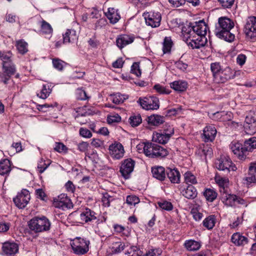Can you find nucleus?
Returning <instances> with one entry per match:
<instances>
[{
	"label": "nucleus",
	"mask_w": 256,
	"mask_h": 256,
	"mask_svg": "<svg viewBox=\"0 0 256 256\" xmlns=\"http://www.w3.org/2000/svg\"><path fill=\"white\" fill-rule=\"evenodd\" d=\"M208 26L204 20L196 22L192 26L183 27L182 32L186 38L187 44L192 49L200 48L207 42L206 37Z\"/></svg>",
	"instance_id": "f257e3e1"
},
{
	"label": "nucleus",
	"mask_w": 256,
	"mask_h": 256,
	"mask_svg": "<svg viewBox=\"0 0 256 256\" xmlns=\"http://www.w3.org/2000/svg\"><path fill=\"white\" fill-rule=\"evenodd\" d=\"M234 22L230 18L226 17H220L218 22L216 24L215 34L217 37L228 42L234 41L235 36L230 32L234 28Z\"/></svg>",
	"instance_id": "f03ea898"
},
{
	"label": "nucleus",
	"mask_w": 256,
	"mask_h": 256,
	"mask_svg": "<svg viewBox=\"0 0 256 256\" xmlns=\"http://www.w3.org/2000/svg\"><path fill=\"white\" fill-rule=\"evenodd\" d=\"M210 70L213 80L216 83H224L234 77V74L229 67L223 68L220 62H212L210 64Z\"/></svg>",
	"instance_id": "7ed1b4c3"
},
{
	"label": "nucleus",
	"mask_w": 256,
	"mask_h": 256,
	"mask_svg": "<svg viewBox=\"0 0 256 256\" xmlns=\"http://www.w3.org/2000/svg\"><path fill=\"white\" fill-rule=\"evenodd\" d=\"M136 147L138 150H142L146 156L151 158H164L168 154L167 150L150 142H144Z\"/></svg>",
	"instance_id": "20e7f679"
},
{
	"label": "nucleus",
	"mask_w": 256,
	"mask_h": 256,
	"mask_svg": "<svg viewBox=\"0 0 256 256\" xmlns=\"http://www.w3.org/2000/svg\"><path fill=\"white\" fill-rule=\"evenodd\" d=\"M50 225V220L45 216H34L28 222L29 228L35 233L49 230Z\"/></svg>",
	"instance_id": "39448f33"
},
{
	"label": "nucleus",
	"mask_w": 256,
	"mask_h": 256,
	"mask_svg": "<svg viewBox=\"0 0 256 256\" xmlns=\"http://www.w3.org/2000/svg\"><path fill=\"white\" fill-rule=\"evenodd\" d=\"M138 102L146 110H158L160 107L159 100L154 96L140 98Z\"/></svg>",
	"instance_id": "423d86ee"
},
{
	"label": "nucleus",
	"mask_w": 256,
	"mask_h": 256,
	"mask_svg": "<svg viewBox=\"0 0 256 256\" xmlns=\"http://www.w3.org/2000/svg\"><path fill=\"white\" fill-rule=\"evenodd\" d=\"M2 72L0 74V81L5 84H8L12 76L16 74V65L13 63L5 64L2 66Z\"/></svg>",
	"instance_id": "0eeeda50"
},
{
	"label": "nucleus",
	"mask_w": 256,
	"mask_h": 256,
	"mask_svg": "<svg viewBox=\"0 0 256 256\" xmlns=\"http://www.w3.org/2000/svg\"><path fill=\"white\" fill-rule=\"evenodd\" d=\"M89 244V240L80 238L72 242L71 246L74 254L82 255L86 254L88 251Z\"/></svg>",
	"instance_id": "6e6552de"
},
{
	"label": "nucleus",
	"mask_w": 256,
	"mask_h": 256,
	"mask_svg": "<svg viewBox=\"0 0 256 256\" xmlns=\"http://www.w3.org/2000/svg\"><path fill=\"white\" fill-rule=\"evenodd\" d=\"M244 31L248 38L250 39L256 38V16H250L246 19Z\"/></svg>",
	"instance_id": "1a4fd4ad"
},
{
	"label": "nucleus",
	"mask_w": 256,
	"mask_h": 256,
	"mask_svg": "<svg viewBox=\"0 0 256 256\" xmlns=\"http://www.w3.org/2000/svg\"><path fill=\"white\" fill-rule=\"evenodd\" d=\"M30 198L29 192L26 189H23L20 193L18 194L16 198H13V201L18 208H24L28 203Z\"/></svg>",
	"instance_id": "9d476101"
},
{
	"label": "nucleus",
	"mask_w": 256,
	"mask_h": 256,
	"mask_svg": "<svg viewBox=\"0 0 256 256\" xmlns=\"http://www.w3.org/2000/svg\"><path fill=\"white\" fill-rule=\"evenodd\" d=\"M146 23L152 28L158 27L162 20L161 14L159 12H150L144 13Z\"/></svg>",
	"instance_id": "9b49d317"
},
{
	"label": "nucleus",
	"mask_w": 256,
	"mask_h": 256,
	"mask_svg": "<svg viewBox=\"0 0 256 256\" xmlns=\"http://www.w3.org/2000/svg\"><path fill=\"white\" fill-rule=\"evenodd\" d=\"M216 167L220 170H222L229 172L230 171H235L236 167L233 164L232 160L228 158L217 160L215 162Z\"/></svg>",
	"instance_id": "f8f14e48"
},
{
	"label": "nucleus",
	"mask_w": 256,
	"mask_h": 256,
	"mask_svg": "<svg viewBox=\"0 0 256 256\" xmlns=\"http://www.w3.org/2000/svg\"><path fill=\"white\" fill-rule=\"evenodd\" d=\"M134 164L135 162L132 158H127L122 161L120 171L125 178H129L134 170Z\"/></svg>",
	"instance_id": "ddd939ff"
},
{
	"label": "nucleus",
	"mask_w": 256,
	"mask_h": 256,
	"mask_svg": "<svg viewBox=\"0 0 256 256\" xmlns=\"http://www.w3.org/2000/svg\"><path fill=\"white\" fill-rule=\"evenodd\" d=\"M230 147L232 151L240 160H244L246 158L247 154L244 150V144L242 145L238 142L234 141L231 142Z\"/></svg>",
	"instance_id": "4468645a"
},
{
	"label": "nucleus",
	"mask_w": 256,
	"mask_h": 256,
	"mask_svg": "<svg viewBox=\"0 0 256 256\" xmlns=\"http://www.w3.org/2000/svg\"><path fill=\"white\" fill-rule=\"evenodd\" d=\"M109 150L111 156L116 159L122 158L124 154V150L122 145L120 143L111 144L109 146Z\"/></svg>",
	"instance_id": "2eb2a0df"
},
{
	"label": "nucleus",
	"mask_w": 256,
	"mask_h": 256,
	"mask_svg": "<svg viewBox=\"0 0 256 256\" xmlns=\"http://www.w3.org/2000/svg\"><path fill=\"white\" fill-rule=\"evenodd\" d=\"M244 128L247 134H253L256 132V120L252 116H246Z\"/></svg>",
	"instance_id": "dca6fc26"
},
{
	"label": "nucleus",
	"mask_w": 256,
	"mask_h": 256,
	"mask_svg": "<svg viewBox=\"0 0 256 256\" xmlns=\"http://www.w3.org/2000/svg\"><path fill=\"white\" fill-rule=\"evenodd\" d=\"M55 206L60 208H70L72 203L70 199L64 194H60L56 200H54Z\"/></svg>",
	"instance_id": "f3484780"
},
{
	"label": "nucleus",
	"mask_w": 256,
	"mask_h": 256,
	"mask_svg": "<svg viewBox=\"0 0 256 256\" xmlns=\"http://www.w3.org/2000/svg\"><path fill=\"white\" fill-rule=\"evenodd\" d=\"M134 40V37L128 34H120L116 38V46L120 48H123L132 43Z\"/></svg>",
	"instance_id": "a211bd4d"
},
{
	"label": "nucleus",
	"mask_w": 256,
	"mask_h": 256,
	"mask_svg": "<svg viewBox=\"0 0 256 256\" xmlns=\"http://www.w3.org/2000/svg\"><path fill=\"white\" fill-rule=\"evenodd\" d=\"M203 132L206 142H212L214 139L217 132L216 128L212 125L206 126Z\"/></svg>",
	"instance_id": "6ab92c4d"
},
{
	"label": "nucleus",
	"mask_w": 256,
	"mask_h": 256,
	"mask_svg": "<svg viewBox=\"0 0 256 256\" xmlns=\"http://www.w3.org/2000/svg\"><path fill=\"white\" fill-rule=\"evenodd\" d=\"M170 133H156L153 136V140L161 144H165L170 140V136L174 134V129L172 128Z\"/></svg>",
	"instance_id": "aec40b11"
},
{
	"label": "nucleus",
	"mask_w": 256,
	"mask_h": 256,
	"mask_svg": "<svg viewBox=\"0 0 256 256\" xmlns=\"http://www.w3.org/2000/svg\"><path fill=\"white\" fill-rule=\"evenodd\" d=\"M2 251L6 255H14L18 252V246L15 242H6L3 244Z\"/></svg>",
	"instance_id": "412c9836"
},
{
	"label": "nucleus",
	"mask_w": 256,
	"mask_h": 256,
	"mask_svg": "<svg viewBox=\"0 0 256 256\" xmlns=\"http://www.w3.org/2000/svg\"><path fill=\"white\" fill-rule=\"evenodd\" d=\"M166 174L172 183L178 184L180 182V174L176 169L167 168Z\"/></svg>",
	"instance_id": "4be33fe9"
},
{
	"label": "nucleus",
	"mask_w": 256,
	"mask_h": 256,
	"mask_svg": "<svg viewBox=\"0 0 256 256\" xmlns=\"http://www.w3.org/2000/svg\"><path fill=\"white\" fill-rule=\"evenodd\" d=\"M152 173L154 178L160 181L164 180L166 178V170L161 166L152 168Z\"/></svg>",
	"instance_id": "5701e85b"
},
{
	"label": "nucleus",
	"mask_w": 256,
	"mask_h": 256,
	"mask_svg": "<svg viewBox=\"0 0 256 256\" xmlns=\"http://www.w3.org/2000/svg\"><path fill=\"white\" fill-rule=\"evenodd\" d=\"M231 241L236 246H244L248 242V239L240 232H236L232 235Z\"/></svg>",
	"instance_id": "b1692460"
},
{
	"label": "nucleus",
	"mask_w": 256,
	"mask_h": 256,
	"mask_svg": "<svg viewBox=\"0 0 256 256\" xmlns=\"http://www.w3.org/2000/svg\"><path fill=\"white\" fill-rule=\"evenodd\" d=\"M182 194L188 199L193 200L196 197L198 192L196 188L192 184H188L182 190Z\"/></svg>",
	"instance_id": "393cba45"
},
{
	"label": "nucleus",
	"mask_w": 256,
	"mask_h": 256,
	"mask_svg": "<svg viewBox=\"0 0 256 256\" xmlns=\"http://www.w3.org/2000/svg\"><path fill=\"white\" fill-rule=\"evenodd\" d=\"M78 36L76 30H67L63 34V42L64 44L74 43L76 41Z\"/></svg>",
	"instance_id": "a878e982"
},
{
	"label": "nucleus",
	"mask_w": 256,
	"mask_h": 256,
	"mask_svg": "<svg viewBox=\"0 0 256 256\" xmlns=\"http://www.w3.org/2000/svg\"><path fill=\"white\" fill-rule=\"evenodd\" d=\"M80 220L85 222L96 219V214L90 208H86L80 215Z\"/></svg>",
	"instance_id": "bb28decb"
},
{
	"label": "nucleus",
	"mask_w": 256,
	"mask_h": 256,
	"mask_svg": "<svg viewBox=\"0 0 256 256\" xmlns=\"http://www.w3.org/2000/svg\"><path fill=\"white\" fill-rule=\"evenodd\" d=\"M12 170L10 162L7 158L0 161V174H8Z\"/></svg>",
	"instance_id": "cd10ccee"
},
{
	"label": "nucleus",
	"mask_w": 256,
	"mask_h": 256,
	"mask_svg": "<svg viewBox=\"0 0 256 256\" xmlns=\"http://www.w3.org/2000/svg\"><path fill=\"white\" fill-rule=\"evenodd\" d=\"M75 110L76 112L78 113V114L75 117L78 122H80L78 118L80 116H86L92 115L95 114L94 111H92L90 108H88L86 106H84L82 107L78 108H76Z\"/></svg>",
	"instance_id": "c85d7f7f"
},
{
	"label": "nucleus",
	"mask_w": 256,
	"mask_h": 256,
	"mask_svg": "<svg viewBox=\"0 0 256 256\" xmlns=\"http://www.w3.org/2000/svg\"><path fill=\"white\" fill-rule=\"evenodd\" d=\"M254 149H256V137L253 136L244 141V150L246 153L252 152Z\"/></svg>",
	"instance_id": "c756f323"
},
{
	"label": "nucleus",
	"mask_w": 256,
	"mask_h": 256,
	"mask_svg": "<svg viewBox=\"0 0 256 256\" xmlns=\"http://www.w3.org/2000/svg\"><path fill=\"white\" fill-rule=\"evenodd\" d=\"M128 244L122 242H113L110 248L112 254H118L122 252L126 247H128Z\"/></svg>",
	"instance_id": "7c9ffc66"
},
{
	"label": "nucleus",
	"mask_w": 256,
	"mask_h": 256,
	"mask_svg": "<svg viewBox=\"0 0 256 256\" xmlns=\"http://www.w3.org/2000/svg\"><path fill=\"white\" fill-rule=\"evenodd\" d=\"M147 121L149 124L158 126L162 124L164 120V116L158 114H153L148 117Z\"/></svg>",
	"instance_id": "2f4dec72"
},
{
	"label": "nucleus",
	"mask_w": 256,
	"mask_h": 256,
	"mask_svg": "<svg viewBox=\"0 0 256 256\" xmlns=\"http://www.w3.org/2000/svg\"><path fill=\"white\" fill-rule=\"evenodd\" d=\"M106 15L110 22L113 24L116 23L120 18L118 12H115L114 8H108Z\"/></svg>",
	"instance_id": "473e14b6"
},
{
	"label": "nucleus",
	"mask_w": 256,
	"mask_h": 256,
	"mask_svg": "<svg viewBox=\"0 0 256 256\" xmlns=\"http://www.w3.org/2000/svg\"><path fill=\"white\" fill-rule=\"evenodd\" d=\"M237 196L235 194H224L222 201L226 206H236Z\"/></svg>",
	"instance_id": "72a5a7b5"
},
{
	"label": "nucleus",
	"mask_w": 256,
	"mask_h": 256,
	"mask_svg": "<svg viewBox=\"0 0 256 256\" xmlns=\"http://www.w3.org/2000/svg\"><path fill=\"white\" fill-rule=\"evenodd\" d=\"M188 84L185 81H174L170 84V88L178 92H184L187 88Z\"/></svg>",
	"instance_id": "f704fd0d"
},
{
	"label": "nucleus",
	"mask_w": 256,
	"mask_h": 256,
	"mask_svg": "<svg viewBox=\"0 0 256 256\" xmlns=\"http://www.w3.org/2000/svg\"><path fill=\"white\" fill-rule=\"evenodd\" d=\"M184 246L189 251H194L198 250L200 247V243L194 240H189L184 242Z\"/></svg>",
	"instance_id": "c9c22d12"
},
{
	"label": "nucleus",
	"mask_w": 256,
	"mask_h": 256,
	"mask_svg": "<svg viewBox=\"0 0 256 256\" xmlns=\"http://www.w3.org/2000/svg\"><path fill=\"white\" fill-rule=\"evenodd\" d=\"M203 226L208 230L212 229L216 224V218L214 215H210L203 220Z\"/></svg>",
	"instance_id": "e433bc0d"
},
{
	"label": "nucleus",
	"mask_w": 256,
	"mask_h": 256,
	"mask_svg": "<svg viewBox=\"0 0 256 256\" xmlns=\"http://www.w3.org/2000/svg\"><path fill=\"white\" fill-rule=\"evenodd\" d=\"M12 56V54L10 51L6 52L0 51V60L2 62V66L12 62L11 59Z\"/></svg>",
	"instance_id": "4c0bfd02"
},
{
	"label": "nucleus",
	"mask_w": 256,
	"mask_h": 256,
	"mask_svg": "<svg viewBox=\"0 0 256 256\" xmlns=\"http://www.w3.org/2000/svg\"><path fill=\"white\" fill-rule=\"evenodd\" d=\"M217 195L216 192L211 188H207L204 192V196L206 200L210 202H213L216 198Z\"/></svg>",
	"instance_id": "58836bf2"
},
{
	"label": "nucleus",
	"mask_w": 256,
	"mask_h": 256,
	"mask_svg": "<svg viewBox=\"0 0 256 256\" xmlns=\"http://www.w3.org/2000/svg\"><path fill=\"white\" fill-rule=\"evenodd\" d=\"M112 96V102L116 104H120L128 98V95L122 94L120 93H116Z\"/></svg>",
	"instance_id": "ea45409f"
},
{
	"label": "nucleus",
	"mask_w": 256,
	"mask_h": 256,
	"mask_svg": "<svg viewBox=\"0 0 256 256\" xmlns=\"http://www.w3.org/2000/svg\"><path fill=\"white\" fill-rule=\"evenodd\" d=\"M52 90L50 89V86L48 85L44 84L43 85L42 88L40 90V92L37 94V96L42 99H46L49 96Z\"/></svg>",
	"instance_id": "a19ab883"
},
{
	"label": "nucleus",
	"mask_w": 256,
	"mask_h": 256,
	"mask_svg": "<svg viewBox=\"0 0 256 256\" xmlns=\"http://www.w3.org/2000/svg\"><path fill=\"white\" fill-rule=\"evenodd\" d=\"M128 256H144L143 252L136 246H132L126 253Z\"/></svg>",
	"instance_id": "79ce46f5"
},
{
	"label": "nucleus",
	"mask_w": 256,
	"mask_h": 256,
	"mask_svg": "<svg viewBox=\"0 0 256 256\" xmlns=\"http://www.w3.org/2000/svg\"><path fill=\"white\" fill-rule=\"evenodd\" d=\"M40 32L44 34H51L52 28L50 24L42 20L40 24Z\"/></svg>",
	"instance_id": "37998d69"
},
{
	"label": "nucleus",
	"mask_w": 256,
	"mask_h": 256,
	"mask_svg": "<svg viewBox=\"0 0 256 256\" xmlns=\"http://www.w3.org/2000/svg\"><path fill=\"white\" fill-rule=\"evenodd\" d=\"M172 45L170 38L166 37L163 42L162 50L164 54L170 52Z\"/></svg>",
	"instance_id": "c03bdc74"
},
{
	"label": "nucleus",
	"mask_w": 256,
	"mask_h": 256,
	"mask_svg": "<svg viewBox=\"0 0 256 256\" xmlns=\"http://www.w3.org/2000/svg\"><path fill=\"white\" fill-rule=\"evenodd\" d=\"M184 182L188 184H195L197 182L196 176L190 172H187L184 174Z\"/></svg>",
	"instance_id": "a18cd8bd"
},
{
	"label": "nucleus",
	"mask_w": 256,
	"mask_h": 256,
	"mask_svg": "<svg viewBox=\"0 0 256 256\" xmlns=\"http://www.w3.org/2000/svg\"><path fill=\"white\" fill-rule=\"evenodd\" d=\"M16 46L18 52L22 54H26L28 50V44L22 40L17 42Z\"/></svg>",
	"instance_id": "49530a36"
},
{
	"label": "nucleus",
	"mask_w": 256,
	"mask_h": 256,
	"mask_svg": "<svg viewBox=\"0 0 256 256\" xmlns=\"http://www.w3.org/2000/svg\"><path fill=\"white\" fill-rule=\"evenodd\" d=\"M142 122V118L139 114L132 116L129 118L130 124L133 127L138 126Z\"/></svg>",
	"instance_id": "de8ad7c7"
},
{
	"label": "nucleus",
	"mask_w": 256,
	"mask_h": 256,
	"mask_svg": "<svg viewBox=\"0 0 256 256\" xmlns=\"http://www.w3.org/2000/svg\"><path fill=\"white\" fill-rule=\"evenodd\" d=\"M214 179L216 182L219 186L220 188L228 186L229 182L228 178H222L220 176L216 174Z\"/></svg>",
	"instance_id": "09e8293b"
},
{
	"label": "nucleus",
	"mask_w": 256,
	"mask_h": 256,
	"mask_svg": "<svg viewBox=\"0 0 256 256\" xmlns=\"http://www.w3.org/2000/svg\"><path fill=\"white\" fill-rule=\"evenodd\" d=\"M162 253V250L160 248H150L144 254V256H159Z\"/></svg>",
	"instance_id": "8fccbe9b"
},
{
	"label": "nucleus",
	"mask_w": 256,
	"mask_h": 256,
	"mask_svg": "<svg viewBox=\"0 0 256 256\" xmlns=\"http://www.w3.org/2000/svg\"><path fill=\"white\" fill-rule=\"evenodd\" d=\"M126 202L130 206H135L140 202V199L136 196L130 195L126 197Z\"/></svg>",
	"instance_id": "3c124183"
},
{
	"label": "nucleus",
	"mask_w": 256,
	"mask_h": 256,
	"mask_svg": "<svg viewBox=\"0 0 256 256\" xmlns=\"http://www.w3.org/2000/svg\"><path fill=\"white\" fill-rule=\"evenodd\" d=\"M52 64L55 68L58 70H62L66 63L58 58H54L52 60Z\"/></svg>",
	"instance_id": "603ef678"
},
{
	"label": "nucleus",
	"mask_w": 256,
	"mask_h": 256,
	"mask_svg": "<svg viewBox=\"0 0 256 256\" xmlns=\"http://www.w3.org/2000/svg\"><path fill=\"white\" fill-rule=\"evenodd\" d=\"M158 204L162 209L168 211L171 210L173 208L172 203L168 201L159 202Z\"/></svg>",
	"instance_id": "864d4df0"
},
{
	"label": "nucleus",
	"mask_w": 256,
	"mask_h": 256,
	"mask_svg": "<svg viewBox=\"0 0 256 256\" xmlns=\"http://www.w3.org/2000/svg\"><path fill=\"white\" fill-rule=\"evenodd\" d=\"M76 98L78 100H84L89 98L85 90L82 88H78L76 92Z\"/></svg>",
	"instance_id": "5fc2aeb1"
},
{
	"label": "nucleus",
	"mask_w": 256,
	"mask_h": 256,
	"mask_svg": "<svg viewBox=\"0 0 256 256\" xmlns=\"http://www.w3.org/2000/svg\"><path fill=\"white\" fill-rule=\"evenodd\" d=\"M154 88L156 91V92L160 94H168L170 93V90H169L166 89L164 86L160 85V84L154 85Z\"/></svg>",
	"instance_id": "6e6d98bb"
},
{
	"label": "nucleus",
	"mask_w": 256,
	"mask_h": 256,
	"mask_svg": "<svg viewBox=\"0 0 256 256\" xmlns=\"http://www.w3.org/2000/svg\"><path fill=\"white\" fill-rule=\"evenodd\" d=\"M244 180L246 182L247 184L252 183L256 184V174L248 172V176L244 178Z\"/></svg>",
	"instance_id": "4d7b16f0"
},
{
	"label": "nucleus",
	"mask_w": 256,
	"mask_h": 256,
	"mask_svg": "<svg viewBox=\"0 0 256 256\" xmlns=\"http://www.w3.org/2000/svg\"><path fill=\"white\" fill-rule=\"evenodd\" d=\"M113 200V198L110 196L108 193L104 194L102 198V202L104 206H109L110 202Z\"/></svg>",
	"instance_id": "13d9d810"
},
{
	"label": "nucleus",
	"mask_w": 256,
	"mask_h": 256,
	"mask_svg": "<svg viewBox=\"0 0 256 256\" xmlns=\"http://www.w3.org/2000/svg\"><path fill=\"white\" fill-rule=\"evenodd\" d=\"M54 150L58 152H66L68 148L62 142H56Z\"/></svg>",
	"instance_id": "bf43d9fd"
},
{
	"label": "nucleus",
	"mask_w": 256,
	"mask_h": 256,
	"mask_svg": "<svg viewBox=\"0 0 256 256\" xmlns=\"http://www.w3.org/2000/svg\"><path fill=\"white\" fill-rule=\"evenodd\" d=\"M131 72L136 74L137 76L141 75V71L140 69L139 64L138 62H134L131 66Z\"/></svg>",
	"instance_id": "052dcab7"
},
{
	"label": "nucleus",
	"mask_w": 256,
	"mask_h": 256,
	"mask_svg": "<svg viewBox=\"0 0 256 256\" xmlns=\"http://www.w3.org/2000/svg\"><path fill=\"white\" fill-rule=\"evenodd\" d=\"M235 0H218L221 6L224 8H230Z\"/></svg>",
	"instance_id": "680f3d73"
},
{
	"label": "nucleus",
	"mask_w": 256,
	"mask_h": 256,
	"mask_svg": "<svg viewBox=\"0 0 256 256\" xmlns=\"http://www.w3.org/2000/svg\"><path fill=\"white\" fill-rule=\"evenodd\" d=\"M191 214L194 218L196 221L200 220L202 218V214L199 212L196 208H192L191 210Z\"/></svg>",
	"instance_id": "e2e57ef3"
},
{
	"label": "nucleus",
	"mask_w": 256,
	"mask_h": 256,
	"mask_svg": "<svg viewBox=\"0 0 256 256\" xmlns=\"http://www.w3.org/2000/svg\"><path fill=\"white\" fill-rule=\"evenodd\" d=\"M80 134L84 138H90L92 136V134L90 130L86 128H81L80 129Z\"/></svg>",
	"instance_id": "0e129e2a"
},
{
	"label": "nucleus",
	"mask_w": 256,
	"mask_h": 256,
	"mask_svg": "<svg viewBox=\"0 0 256 256\" xmlns=\"http://www.w3.org/2000/svg\"><path fill=\"white\" fill-rule=\"evenodd\" d=\"M121 117L118 114H115L108 117L107 121L108 124L120 122Z\"/></svg>",
	"instance_id": "69168bd1"
},
{
	"label": "nucleus",
	"mask_w": 256,
	"mask_h": 256,
	"mask_svg": "<svg viewBox=\"0 0 256 256\" xmlns=\"http://www.w3.org/2000/svg\"><path fill=\"white\" fill-rule=\"evenodd\" d=\"M48 164H46L44 161L41 160L38 165V169L40 173H42L48 167Z\"/></svg>",
	"instance_id": "338daca9"
},
{
	"label": "nucleus",
	"mask_w": 256,
	"mask_h": 256,
	"mask_svg": "<svg viewBox=\"0 0 256 256\" xmlns=\"http://www.w3.org/2000/svg\"><path fill=\"white\" fill-rule=\"evenodd\" d=\"M10 224L3 221H0V232H7L10 228Z\"/></svg>",
	"instance_id": "774afa93"
}]
</instances>
